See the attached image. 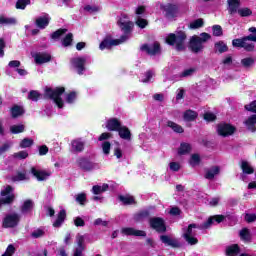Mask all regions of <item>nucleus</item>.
I'll use <instances>...</instances> for the list:
<instances>
[{
    "instance_id": "nucleus-54",
    "label": "nucleus",
    "mask_w": 256,
    "mask_h": 256,
    "mask_svg": "<svg viewBox=\"0 0 256 256\" xmlns=\"http://www.w3.org/2000/svg\"><path fill=\"white\" fill-rule=\"evenodd\" d=\"M13 183H17V181H26L27 173L25 172H17V175L12 176Z\"/></svg>"
},
{
    "instance_id": "nucleus-63",
    "label": "nucleus",
    "mask_w": 256,
    "mask_h": 256,
    "mask_svg": "<svg viewBox=\"0 0 256 256\" xmlns=\"http://www.w3.org/2000/svg\"><path fill=\"white\" fill-rule=\"evenodd\" d=\"M183 238L185 239L186 243H188V245H197V243H199V239L194 236H184Z\"/></svg>"
},
{
    "instance_id": "nucleus-27",
    "label": "nucleus",
    "mask_w": 256,
    "mask_h": 256,
    "mask_svg": "<svg viewBox=\"0 0 256 256\" xmlns=\"http://www.w3.org/2000/svg\"><path fill=\"white\" fill-rule=\"evenodd\" d=\"M50 20L47 16H40L35 20V25L38 29L49 27Z\"/></svg>"
},
{
    "instance_id": "nucleus-1",
    "label": "nucleus",
    "mask_w": 256,
    "mask_h": 256,
    "mask_svg": "<svg viewBox=\"0 0 256 256\" xmlns=\"http://www.w3.org/2000/svg\"><path fill=\"white\" fill-rule=\"evenodd\" d=\"M185 41H187V33L183 30L169 33L165 38V43L170 47H175L178 52L185 51Z\"/></svg>"
},
{
    "instance_id": "nucleus-45",
    "label": "nucleus",
    "mask_w": 256,
    "mask_h": 256,
    "mask_svg": "<svg viewBox=\"0 0 256 256\" xmlns=\"http://www.w3.org/2000/svg\"><path fill=\"white\" fill-rule=\"evenodd\" d=\"M129 39V36L122 35L120 39H110V44L112 47H117V45H121V43H125Z\"/></svg>"
},
{
    "instance_id": "nucleus-60",
    "label": "nucleus",
    "mask_w": 256,
    "mask_h": 256,
    "mask_svg": "<svg viewBox=\"0 0 256 256\" xmlns=\"http://www.w3.org/2000/svg\"><path fill=\"white\" fill-rule=\"evenodd\" d=\"M102 151H103L104 155H109V153H111V142L104 141L102 143Z\"/></svg>"
},
{
    "instance_id": "nucleus-42",
    "label": "nucleus",
    "mask_w": 256,
    "mask_h": 256,
    "mask_svg": "<svg viewBox=\"0 0 256 256\" xmlns=\"http://www.w3.org/2000/svg\"><path fill=\"white\" fill-rule=\"evenodd\" d=\"M62 45L63 47H71V45H73V33L66 34L62 39Z\"/></svg>"
},
{
    "instance_id": "nucleus-11",
    "label": "nucleus",
    "mask_w": 256,
    "mask_h": 256,
    "mask_svg": "<svg viewBox=\"0 0 256 256\" xmlns=\"http://www.w3.org/2000/svg\"><path fill=\"white\" fill-rule=\"evenodd\" d=\"M122 235H126L127 237H147V232L143 230H136L133 227H125L121 229Z\"/></svg>"
},
{
    "instance_id": "nucleus-58",
    "label": "nucleus",
    "mask_w": 256,
    "mask_h": 256,
    "mask_svg": "<svg viewBox=\"0 0 256 256\" xmlns=\"http://www.w3.org/2000/svg\"><path fill=\"white\" fill-rule=\"evenodd\" d=\"M27 5H31V0H17L16 9H25Z\"/></svg>"
},
{
    "instance_id": "nucleus-28",
    "label": "nucleus",
    "mask_w": 256,
    "mask_h": 256,
    "mask_svg": "<svg viewBox=\"0 0 256 256\" xmlns=\"http://www.w3.org/2000/svg\"><path fill=\"white\" fill-rule=\"evenodd\" d=\"M150 216L151 212H149V210H141L134 214V221H136V223H141V221L148 219Z\"/></svg>"
},
{
    "instance_id": "nucleus-53",
    "label": "nucleus",
    "mask_w": 256,
    "mask_h": 256,
    "mask_svg": "<svg viewBox=\"0 0 256 256\" xmlns=\"http://www.w3.org/2000/svg\"><path fill=\"white\" fill-rule=\"evenodd\" d=\"M76 100H77V92L71 91L66 95V103H68L69 105H73V103H75Z\"/></svg>"
},
{
    "instance_id": "nucleus-21",
    "label": "nucleus",
    "mask_w": 256,
    "mask_h": 256,
    "mask_svg": "<svg viewBox=\"0 0 256 256\" xmlns=\"http://www.w3.org/2000/svg\"><path fill=\"white\" fill-rule=\"evenodd\" d=\"M72 149L76 153H83L85 151V142L81 138L74 139L71 141Z\"/></svg>"
},
{
    "instance_id": "nucleus-5",
    "label": "nucleus",
    "mask_w": 256,
    "mask_h": 256,
    "mask_svg": "<svg viewBox=\"0 0 256 256\" xmlns=\"http://www.w3.org/2000/svg\"><path fill=\"white\" fill-rule=\"evenodd\" d=\"M237 128L230 123L221 122L216 125V133L220 137H231V135H235Z\"/></svg>"
},
{
    "instance_id": "nucleus-4",
    "label": "nucleus",
    "mask_w": 256,
    "mask_h": 256,
    "mask_svg": "<svg viewBox=\"0 0 256 256\" xmlns=\"http://www.w3.org/2000/svg\"><path fill=\"white\" fill-rule=\"evenodd\" d=\"M247 41H254L256 43V35L250 34L248 36H244L242 38H237L232 40L233 47H239L240 49H245L249 53L255 51V44L247 43Z\"/></svg>"
},
{
    "instance_id": "nucleus-40",
    "label": "nucleus",
    "mask_w": 256,
    "mask_h": 256,
    "mask_svg": "<svg viewBox=\"0 0 256 256\" xmlns=\"http://www.w3.org/2000/svg\"><path fill=\"white\" fill-rule=\"evenodd\" d=\"M205 25L203 18H198L189 24V29H201Z\"/></svg>"
},
{
    "instance_id": "nucleus-26",
    "label": "nucleus",
    "mask_w": 256,
    "mask_h": 256,
    "mask_svg": "<svg viewBox=\"0 0 256 256\" xmlns=\"http://www.w3.org/2000/svg\"><path fill=\"white\" fill-rule=\"evenodd\" d=\"M227 3L229 5V8H228L229 15H234V13H237V10L241 6L240 0H227Z\"/></svg>"
},
{
    "instance_id": "nucleus-6",
    "label": "nucleus",
    "mask_w": 256,
    "mask_h": 256,
    "mask_svg": "<svg viewBox=\"0 0 256 256\" xmlns=\"http://www.w3.org/2000/svg\"><path fill=\"white\" fill-rule=\"evenodd\" d=\"M21 222V216L18 213L8 214L2 221V227L4 229H15Z\"/></svg>"
},
{
    "instance_id": "nucleus-13",
    "label": "nucleus",
    "mask_w": 256,
    "mask_h": 256,
    "mask_svg": "<svg viewBox=\"0 0 256 256\" xmlns=\"http://www.w3.org/2000/svg\"><path fill=\"white\" fill-rule=\"evenodd\" d=\"M140 49L141 51H146L148 55H157V53L161 52V44L155 42L152 47L149 44H143Z\"/></svg>"
},
{
    "instance_id": "nucleus-7",
    "label": "nucleus",
    "mask_w": 256,
    "mask_h": 256,
    "mask_svg": "<svg viewBox=\"0 0 256 256\" xmlns=\"http://www.w3.org/2000/svg\"><path fill=\"white\" fill-rule=\"evenodd\" d=\"M150 229L156 231V233H167V224L165 219L161 217H152L149 219Z\"/></svg>"
},
{
    "instance_id": "nucleus-16",
    "label": "nucleus",
    "mask_w": 256,
    "mask_h": 256,
    "mask_svg": "<svg viewBox=\"0 0 256 256\" xmlns=\"http://www.w3.org/2000/svg\"><path fill=\"white\" fill-rule=\"evenodd\" d=\"M31 173L36 177L37 181H45V179L51 177V173L44 170H37L35 167L31 168Z\"/></svg>"
},
{
    "instance_id": "nucleus-39",
    "label": "nucleus",
    "mask_w": 256,
    "mask_h": 256,
    "mask_svg": "<svg viewBox=\"0 0 256 256\" xmlns=\"http://www.w3.org/2000/svg\"><path fill=\"white\" fill-rule=\"evenodd\" d=\"M65 33H67V28H59L58 30L54 31L51 34V39H53L54 41H57V39H61V37H63Z\"/></svg>"
},
{
    "instance_id": "nucleus-47",
    "label": "nucleus",
    "mask_w": 256,
    "mask_h": 256,
    "mask_svg": "<svg viewBox=\"0 0 256 256\" xmlns=\"http://www.w3.org/2000/svg\"><path fill=\"white\" fill-rule=\"evenodd\" d=\"M203 119L204 121H206L207 123H213L215 121H217V115H215L212 112H205L203 114Z\"/></svg>"
},
{
    "instance_id": "nucleus-32",
    "label": "nucleus",
    "mask_w": 256,
    "mask_h": 256,
    "mask_svg": "<svg viewBox=\"0 0 256 256\" xmlns=\"http://www.w3.org/2000/svg\"><path fill=\"white\" fill-rule=\"evenodd\" d=\"M25 114V110L23 109V107L19 106V105H14L11 108V115L13 119H17V117H21V115Z\"/></svg>"
},
{
    "instance_id": "nucleus-34",
    "label": "nucleus",
    "mask_w": 256,
    "mask_h": 256,
    "mask_svg": "<svg viewBox=\"0 0 256 256\" xmlns=\"http://www.w3.org/2000/svg\"><path fill=\"white\" fill-rule=\"evenodd\" d=\"M191 149H192L191 144L187 142H182L180 144V147L178 148V155H188Z\"/></svg>"
},
{
    "instance_id": "nucleus-48",
    "label": "nucleus",
    "mask_w": 256,
    "mask_h": 256,
    "mask_svg": "<svg viewBox=\"0 0 256 256\" xmlns=\"http://www.w3.org/2000/svg\"><path fill=\"white\" fill-rule=\"evenodd\" d=\"M189 163L192 167H197L201 163V156L199 154H192Z\"/></svg>"
},
{
    "instance_id": "nucleus-29",
    "label": "nucleus",
    "mask_w": 256,
    "mask_h": 256,
    "mask_svg": "<svg viewBox=\"0 0 256 256\" xmlns=\"http://www.w3.org/2000/svg\"><path fill=\"white\" fill-rule=\"evenodd\" d=\"M239 253H241L239 244H232L226 248V256H237Z\"/></svg>"
},
{
    "instance_id": "nucleus-64",
    "label": "nucleus",
    "mask_w": 256,
    "mask_h": 256,
    "mask_svg": "<svg viewBox=\"0 0 256 256\" xmlns=\"http://www.w3.org/2000/svg\"><path fill=\"white\" fill-rule=\"evenodd\" d=\"M245 109L251 113H256V100L250 103V105H245Z\"/></svg>"
},
{
    "instance_id": "nucleus-24",
    "label": "nucleus",
    "mask_w": 256,
    "mask_h": 256,
    "mask_svg": "<svg viewBox=\"0 0 256 256\" xmlns=\"http://www.w3.org/2000/svg\"><path fill=\"white\" fill-rule=\"evenodd\" d=\"M197 117H199V114L191 109H188L183 113V119L188 123L195 121Z\"/></svg>"
},
{
    "instance_id": "nucleus-14",
    "label": "nucleus",
    "mask_w": 256,
    "mask_h": 256,
    "mask_svg": "<svg viewBox=\"0 0 256 256\" xmlns=\"http://www.w3.org/2000/svg\"><path fill=\"white\" fill-rule=\"evenodd\" d=\"M221 173V167L219 166H212L211 168L205 169L204 179H208V181H213L216 175Z\"/></svg>"
},
{
    "instance_id": "nucleus-59",
    "label": "nucleus",
    "mask_w": 256,
    "mask_h": 256,
    "mask_svg": "<svg viewBox=\"0 0 256 256\" xmlns=\"http://www.w3.org/2000/svg\"><path fill=\"white\" fill-rule=\"evenodd\" d=\"M14 159H27L29 157V153L25 150L16 152L13 154Z\"/></svg>"
},
{
    "instance_id": "nucleus-37",
    "label": "nucleus",
    "mask_w": 256,
    "mask_h": 256,
    "mask_svg": "<svg viewBox=\"0 0 256 256\" xmlns=\"http://www.w3.org/2000/svg\"><path fill=\"white\" fill-rule=\"evenodd\" d=\"M241 65L244 69H251L253 65H255V58L253 57H246L241 60Z\"/></svg>"
},
{
    "instance_id": "nucleus-33",
    "label": "nucleus",
    "mask_w": 256,
    "mask_h": 256,
    "mask_svg": "<svg viewBox=\"0 0 256 256\" xmlns=\"http://www.w3.org/2000/svg\"><path fill=\"white\" fill-rule=\"evenodd\" d=\"M167 127H170V129H172V131H174V133H185V129H183V126L171 121V120H168L167 122Z\"/></svg>"
},
{
    "instance_id": "nucleus-22",
    "label": "nucleus",
    "mask_w": 256,
    "mask_h": 256,
    "mask_svg": "<svg viewBox=\"0 0 256 256\" xmlns=\"http://www.w3.org/2000/svg\"><path fill=\"white\" fill-rule=\"evenodd\" d=\"M34 207H35V202H33V200H31V199H27L24 201V203L20 207V211L23 215H25L27 213H31V211H33Z\"/></svg>"
},
{
    "instance_id": "nucleus-9",
    "label": "nucleus",
    "mask_w": 256,
    "mask_h": 256,
    "mask_svg": "<svg viewBox=\"0 0 256 256\" xmlns=\"http://www.w3.org/2000/svg\"><path fill=\"white\" fill-rule=\"evenodd\" d=\"M76 163L82 171H93L95 167H97V164L95 162H92L89 158L87 157H80L76 160Z\"/></svg>"
},
{
    "instance_id": "nucleus-49",
    "label": "nucleus",
    "mask_w": 256,
    "mask_h": 256,
    "mask_svg": "<svg viewBox=\"0 0 256 256\" xmlns=\"http://www.w3.org/2000/svg\"><path fill=\"white\" fill-rule=\"evenodd\" d=\"M76 241H77L76 249H81L82 251H85V236L78 234L76 237Z\"/></svg>"
},
{
    "instance_id": "nucleus-52",
    "label": "nucleus",
    "mask_w": 256,
    "mask_h": 256,
    "mask_svg": "<svg viewBox=\"0 0 256 256\" xmlns=\"http://www.w3.org/2000/svg\"><path fill=\"white\" fill-rule=\"evenodd\" d=\"M193 229H199V226L195 223L189 224L186 231L183 234V237L193 236Z\"/></svg>"
},
{
    "instance_id": "nucleus-31",
    "label": "nucleus",
    "mask_w": 256,
    "mask_h": 256,
    "mask_svg": "<svg viewBox=\"0 0 256 256\" xmlns=\"http://www.w3.org/2000/svg\"><path fill=\"white\" fill-rule=\"evenodd\" d=\"M246 127L249 129V131H252V133H255L256 131V114L251 115L248 117V119L245 121Z\"/></svg>"
},
{
    "instance_id": "nucleus-38",
    "label": "nucleus",
    "mask_w": 256,
    "mask_h": 256,
    "mask_svg": "<svg viewBox=\"0 0 256 256\" xmlns=\"http://www.w3.org/2000/svg\"><path fill=\"white\" fill-rule=\"evenodd\" d=\"M10 133H12V135H19V133H25V125H12L10 127Z\"/></svg>"
},
{
    "instance_id": "nucleus-57",
    "label": "nucleus",
    "mask_w": 256,
    "mask_h": 256,
    "mask_svg": "<svg viewBox=\"0 0 256 256\" xmlns=\"http://www.w3.org/2000/svg\"><path fill=\"white\" fill-rule=\"evenodd\" d=\"M135 24L140 29H145V27H147V25H149V21H147V19H145V18L138 17Z\"/></svg>"
},
{
    "instance_id": "nucleus-3",
    "label": "nucleus",
    "mask_w": 256,
    "mask_h": 256,
    "mask_svg": "<svg viewBox=\"0 0 256 256\" xmlns=\"http://www.w3.org/2000/svg\"><path fill=\"white\" fill-rule=\"evenodd\" d=\"M211 39V34L202 32L200 36L193 35L189 41V49L192 53H202L205 46L203 43H207Z\"/></svg>"
},
{
    "instance_id": "nucleus-2",
    "label": "nucleus",
    "mask_w": 256,
    "mask_h": 256,
    "mask_svg": "<svg viewBox=\"0 0 256 256\" xmlns=\"http://www.w3.org/2000/svg\"><path fill=\"white\" fill-rule=\"evenodd\" d=\"M65 93V87L60 86L56 88L46 87L44 91V99L54 101L58 109H63L65 102L63 101L62 95Z\"/></svg>"
},
{
    "instance_id": "nucleus-35",
    "label": "nucleus",
    "mask_w": 256,
    "mask_h": 256,
    "mask_svg": "<svg viewBox=\"0 0 256 256\" xmlns=\"http://www.w3.org/2000/svg\"><path fill=\"white\" fill-rule=\"evenodd\" d=\"M109 189V184H103L102 186L100 185H94L92 187V193L94 195H101V193H105Z\"/></svg>"
},
{
    "instance_id": "nucleus-51",
    "label": "nucleus",
    "mask_w": 256,
    "mask_h": 256,
    "mask_svg": "<svg viewBox=\"0 0 256 256\" xmlns=\"http://www.w3.org/2000/svg\"><path fill=\"white\" fill-rule=\"evenodd\" d=\"M238 15H240V17H251V15H253V10L249 7L240 8L238 9Z\"/></svg>"
},
{
    "instance_id": "nucleus-62",
    "label": "nucleus",
    "mask_w": 256,
    "mask_h": 256,
    "mask_svg": "<svg viewBox=\"0 0 256 256\" xmlns=\"http://www.w3.org/2000/svg\"><path fill=\"white\" fill-rule=\"evenodd\" d=\"M13 143L11 142H5L2 146H0V157L1 155H4V153H7L11 149V146Z\"/></svg>"
},
{
    "instance_id": "nucleus-15",
    "label": "nucleus",
    "mask_w": 256,
    "mask_h": 256,
    "mask_svg": "<svg viewBox=\"0 0 256 256\" xmlns=\"http://www.w3.org/2000/svg\"><path fill=\"white\" fill-rule=\"evenodd\" d=\"M117 25L120 27L121 31H123V35H126V37H129L128 35H130L131 31H133V22L131 21L123 22L120 19L118 20Z\"/></svg>"
},
{
    "instance_id": "nucleus-17",
    "label": "nucleus",
    "mask_w": 256,
    "mask_h": 256,
    "mask_svg": "<svg viewBox=\"0 0 256 256\" xmlns=\"http://www.w3.org/2000/svg\"><path fill=\"white\" fill-rule=\"evenodd\" d=\"M65 219H67V211L62 209L58 212L56 220L53 222V227L59 229L63 223H65Z\"/></svg>"
},
{
    "instance_id": "nucleus-56",
    "label": "nucleus",
    "mask_w": 256,
    "mask_h": 256,
    "mask_svg": "<svg viewBox=\"0 0 256 256\" xmlns=\"http://www.w3.org/2000/svg\"><path fill=\"white\" fill-rule=\"evenodd\" d=\"M111 38H105L99 45V49L104 51V49H111Z\"/></svg>"
},
{
    "instance_id": "nucleus-23",
    "label": "nucleus",
    "mask_w": 256,
    "mask_h": 256,
    "mask_svg": "<svg viewBox=\"0 0 256 256\" xmlns=\"http://www.w3.org/2000/svg\"><path fill=\"white\" fill-rule=\"evenodd\" d=\"M229 51V46L223 40H220L214 44V53H218V55H223V53H227Z\"/></svg>"
},
{
    "instance_id": "nucleus-55",
    "label": "nucleus",
    "mask_w": 256,
    "mask_h": 256,
    "mask_svg": "<svg viewBox=\"0 0 256 256\" xmlns=\"http://www.w3.org/2000/svg\"><path fill=\"white\" fill-rule=\"evenodd\" d=\"M15 251H17V249L15 248V245L9 244L7 246L4 254H2V256H14L15 255Z\"/></svg>"
},
{
    "instance_id": "nucleus-43",
    "label": "nucleus",
    "mask_w": 256,
    "mask_h": 256,
    "mask_svg": "<svg viewBox=\"0 0 256 256\" xmlns=\"http://www.w3.org/2000/svg\"><path fill=\"white\" fill-rule=\"evenodd\" d=\"M16 24H17V19L0 16V25H16Z\"/></svg>"
},
{
    "instance_id": "nucleus-12",
    "label": "nucleus",
    "mask_w": 256,
    "mask_h": 256,
    "mask_svg": "<svg viewBox=\"0 0 256 256\" xmlns=\"http://www.w3.org/2000/svg\"><path fill=\"white\" fill-rule=\"evenodd\" d=\"M160 241L172 249H181V242L175 238H170L168 235H161Z\"/></svg>"
},
{
    "instance_id": "nucleus-36",
    "label": "nucleus",
    "mask_w": 256,
    "mask_h": 256,
    "mask_svg": "<svg viewBox=\"0 0 256 256\" xmlns=\"http://www.w3.org/2000/svg\"><path fill=\"white\" fill-rule=\"evenodd\" d=\"M119 201L123 203V205H135V197L133 196H124V195H119L118 196Z\"/></svg>"
},
{
    "instance_id": "nucleus-25",
    "label": "nucleus",
    "mask_w": 256,
    "mask_h": 256,
    "mask_svg": "<svg viewBox=\"0 0 256 256\" xmlns=\"http://www.w3.org/2000/svg\"><path fill=\"white\" fill-rule=\"evenodd\" d=\"M120 139H124L125 141H131V130L127 126H121L117 131Z\"/></svg>"
},
{
    "instance_id": "nucleus-19",
    "label": "nucleus",
    "mask_w": 256,
    "mask_h": 256,
    "mask_svg": "<svg viewBox=\"0 0 256 256\" xmlns=\"http://www.w3.org/2000/svg\"><path fill=\"white\" fill-rule=\"evenodd\" d=\"M239 165L244 175H253L255 173V168L247 160H241Z\"/></svg>"
},
{
    "instance_id": "nucleus-8",
    "label": "nucleus",
    "mask_w": 256,
    "mask_h": 256,
    "mask_svg": "<svg viewBox=\"0 0 256 256\" xmlns=\"http://www.w3.org/2000/svg\"><path fill=\"white\" fill-rule=\"evenodd\" d=\"M161 11L165 12L166 19H175L177 13H179V6L177 4L168 3L160 6Z\"/></svg>"
},
{
    "instance_id": "nucleus-46",
    "label": "nucleus",
    "mask_w": 256,
    "mask_h": 256,
    "mask_svg": "<svg viewBox=\"0 0 256 256\" xmlns=\"http://www.w3.org/2000/svg\"><path fill=\"white\" fill-rule=\"evenodd\" d=\"M212 35L214 37H223V27L221 25H213L212 26Z\"/></svg>"
},
{
    "instance_id": "nucleus-44",
    "label": "nucleus",
    "mask_w": 256,
    "mask_h": 256,
    "mask_svg": "<svg viewBox=\"0 0 256 256\" xmlns=\"http://www.w3.org/2000/svg\"><path fill=\"white\" fill-rule=\"evenodd\" d=\"M13 201H15V194H10L5 198H0V209H1V205H11Z\"/></svg>"
},
{
    "instance_id": "nucleus-20",
    "label": "nucleus",
    "mask_w": 256,
    "mask_h": 256,
    "mask_svg": "<svg viewBox=\"0 0 256 256\" xmlns=\"http://www.w3.org/2000/svg\"><path fill=\"white\" fill-rule=\"evenodd\" d=\"M121 126V121L117 118H110L106 123V129L108 131H118Z\"/></svg>"
},
{
    "instance_id": "nucleus-61",
    "label": "nucleus",
    "mask_w": 256,
    "mask_h": 256,
    "mask_svg": "<svg viewBox=\"0 0 256 256\" xmlns=\"http://www.w3.org/2000/svg\"><path fill=\"white\" fill-rule=\"evenodd\" d=\"M76 202L79 203V205H85L87 202V194L80 193L76 196Z\"/></svg>"
},
{
    "instance_id": "nucleus-41",
    "label": "nucleus",
    "mask_w": 256,
    "mask_h": 256,
    "mask_svg": "<svg viewBox=\"0 0 256 256\" xmlns=\"http://www.w3.org/2000/svg\"><path fill=\"white\" fill-rule=\"evenodd\" d=\"M33 139L31 138H24L20 141L19 147L20 149H27L29 147H33Z\"/></svg>"
},
{
    "instance_id": "nucleus-30",
    "label": "nucleus",
    "mask_w": 256,
    "mask_h": 256,
    "mask_svg": "<svg viewBox=\"0 0 256 256\" xmlns=\"http://www.w3.org/2000/svg\"><path fill=\"white\" fill-rule=\"evenodd\" d=\"M239 237L244 243H251V230L249 228H242L239 232Z\"/></svg>"
},
{
    "instance_id": "nucleus-50",
    "label": "nucleus",
    "mask_w": 256,
    "mask_h": 256,
    "mask_svg": "<svg viewBox=\"0 0 256 256\" xmlns=\"http://www.w3.org/2000/svg\"><path fill=\"white\" fill-rule=\"evenodd\" d=\"M28 99L30 101L37 102L39 99H41V93H39L37 90H31L28 94Z\"/></svg>"
},
{
    "instance_id": "nucleus-10",
    "label": "nucleus",
    "mask_w": 256,
    "mask_h": 256,
    "mask_svg": "<svg viewBox=\"0 0 256 256\" xmlns=\"http://www.w3.org/2000/svg\"><path fill=\"white\" fill-rule=\"evenodd\" d=\"M72 67H74L78 73V75H83L85 71V64L87 63V59L85 57H77L72 58L70 61Z\"/></svg>"
},
{
    "instance_id": "nucleus-18",
    "label": "nucleus",
    "mask_w": 256,
    "mask_h": 256,
    "mask_svg": "<svg viewBox=\"0 0 256 256\" xmlns=\"http://www.w3.org/2000/svg\"><path fill=\"white\" fill-rule=\"evenodd\" d=\"M34 61L36 65H43V63H49V61H51V55L47 53H36L34 55Z\"/></svg>"
}]
</instances>
